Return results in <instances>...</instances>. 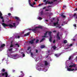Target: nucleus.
<instances>
[{
  "instance_id": "f257e3e1",
  "label": "nucleus",
  "mask_w": 77,
  "mask_h": 77,
  "mask_svg": "<svg viewBox=\"0 0 77 77\" xmlns=\"http://www.w3.org/2000/svg\"><path fill=\"white\" fill-rule=\"evenodd\" d=\"M38 29H42V26H36L35 27L34 29H29V30H32L33 31V32H34L35 31H38Z\"/></svg>"
},
{
  "instance_id": "f03ea898",
  "label": "nucleus",
  "mask_w": 77,
  "mask_h": 77,
  "mask_svg": "<svg viewBox=\"0 0 77 77\" xmlns=\"http://www.w3.org/2000/svg\"><path fill=\"white\" fill-rule=\"evenodd\" d=\"M13 25H12V24H8V26L9 27H10V28H11V29L12 27H15V23H13Z\"/></svg>"
},
{
  "instance_id": "7ed1b4c3",
  "label": "nucleus",
  "mask_w": 77,
  "mask_h": 77,
  "mask_svg": "<svg viewBox=\"0 0 77 77\" xmlns=\"http://www.w3.org/2000/svg\"><path fill=\"white\" fill-rule=\"evenodd\" d=\"M5 75V77H8V74L7 72H5L4 73H2V76H4Z\"/></svg>"
},
{
  "instance_id": "20e7f679",
  "label": "nucleus",
  "mask_w": 77,
  "mask_h": 77,
  "mask_svg": "<svg viewBox=\"0 0 77 77\" xmlns=\"http://www.w3.org/2000/svg\"><path fill=\"white\" fill-rule=\"evenodd\" d=\"M35 41V38L31 40V41H29V43L31 44H33L34 43V41Z\"/></svg>"
},
{
  "instance_id": "39448f33",
  "label": "nucleus",
  "mask_w": 77,
  "mask_h": 77,
  "mask_svg": "<svg viewBox=\"0 0 77 77\" xmlns=\"http://www.w3.org/2000/svg\"><path fill=\"white\" fill-rule=\"evenodd\" d=\"M53 2H50L47 1L45 2V5H47V4H53Z\"/></svg>"
},
{
  "instance_id": "423d86ee",
  "label": "nucleus",
  "mask_w": 77,
  "mask_h": 77,
  "mask_svg": "<svg viewBox=\"0 0 77 77\" xmlns=\"http://www.w3.org/2000/svg\"><path fill=\"white\" fill-rule=\"evenodd\" d=\"M59 33L58 32L56 38L57 39H58L59 40H60V37H59Z\"/></svg>"
},
{
  "instance_id": "0eeeda50",
  "label": "nucleus",
  "mask_w": 77,
  "mask_h": 77,
  "mask_svg": "<svg viewBox=\"0 0 77 77\" xmlns=\"http://www.w3.org/2000/svg\"><path fill=\"white\" fill-rule=\"evenodd\" d=\"M67 71H74V69H70L69 68H67Z\"/></svg>"
},
{
  "instance_id": "6e6552de",
  "label": "nucleus",
  "mask_w": 77,
  "mask_h": 77,
  "mask_svg": "<svg viewBox=\"0 0 77 77\" xmlns=\"http://www.w3.org/2000/svg\"><path fill=\"white\" fill-rule=\"evenodd\" d=\"M76 65L75 64H73V65H70L69 66V68H72V67H75Z\"/></svg>"
},
{
  "instance_id": "1a4fd4ad",
  "label": "nucleus",
  "mask_w": 77,
  "mask_h": 77,
  "mask_svg": "<svg viewBox=\"0 0 77 77\" xmlns=\"http://www.w3.org/2000/svg\"><path fill=\"white\" fill-rule=\"evenodd\" d=\"M2 25L4 26V27H8V25L7 24H6V23H3L2 24Z\"/></svg>"
},
{
  "instance_id": "9d476101",
  "label": "nucleus",
  "mask_w": 77,
  "mask_h": 77,
  "mask_svg": "<svg viewBox=\"0 0 77 77\" xmlns=\"http://www.w3.org/2000/svg\"><path fill=\"white\" fill-rule=\"evenodd\" d=\"M61 55V53L58 54H55V56H56L57 57H59Z\"/></svg>"
},
{
  "instance_id": "9b49d317",
  "label": "nucleus",
  "mask_w": 77,
  "mask_h": 77,
  "mask_svg": "<svg viewBox=\"0 0 77 77\" xmlns=\"http://www.w3.org/2000/svg\"><path fill=\"white\" fill-rule=\"evenodd\" d=\"M47 33H48V32H46V33L44 34V36H43L42 37H43V38H47V37L46 36L47 35Z\"/></svg>"
},
{
  "instance_id": "f8f14e48",
  "label": "nucleus",
  "mask_w": 77,
  "mask_h": 77,
  "mask_svg": "<svg viewBox=\"0 0 77 77\" xmlns=\"http://www.w3.org/2000/svg\"><path fill=\"white\" fill-rule=\"evenodd\" d=\"M2 15H3V14H2V12H1V11H0V18L1 19H3V17H2Z\"/></svg>"
},
{
  "instance_id": "ddd939ff",
  "label": "nucleus",
  "mask_w": 77,
  "mask_h": 77,
  "mask_svg": "<svg viewBox=\"0 0 77 77\" xmlns=\"http://www.w3.org/2000/svg\"><path fill=\"white\" fill-rule=\"evenodd\" d=\"M61 16L63 18H66V16H65L64 15V13H62L61 14Z\"/></svg>"
},
{
  "instance_id": "4468645a",
  "label": "nucleus",
  "mask_w": 77,
  "mask_h": 77,
  "mask_svg": "<svg viewBox=\"0 0 77 77\" xmlns=\"http://www.w3.org/2000/svg\"><path fill=\"white\" fill-rule=\"evenodd\" d=\"M45 66H47L48 65V62H47V61H45Z\"/></svg>"
},
{
  "instance_id": "2eb2a0df",
  "label": "nucleus",
  "mask_w": 77,
  "mask_h": 77,
  "mask_svg": "<svg viewBox=\"0 0 77 77\" xmlns=\"http://www.w3.org/2000/svg\"><path fill=\"white\" fill-rule=\"evenodd\" d=\"M49 36L50 37L49 38V41H50V42H51V41H52V37H51V36Z\"/></svg>"
},
{
  "instance_id": "dca6fc26",
  "label": "nucleus",
  "mask_w": 77,
  "mask_h": 77,
  "mask_svg": "<svg viewBox=\"0 0 77 77\" xmlns=\"http://www.w3.org/2000/svg\"><path fill=\"white\" fill-rule=\"evenodd\" d=\"M29 34H30V32H28L27 33L24 34V36H28V35H29Z\"/></svg>"
},
{
  "instance_id": "f3484780",
  "label": "nucleus",
  "mask_w": 77,
  "mask_h": 77,
  "mask_svg": "<svg viewBox=\"0 0 77 77\" xmlns=\"http://www.w3.org/2000/svg\"><path fill=\"white\" fill-rule=\"evenodd\" d=\"M41 15H45V13L43 12V11H42L41 12Z\"/></svg>"
},
{
  "instance_id": "a211bd4d",
  "label": "nucleus",
  "mask_w": 77,
  "mask_h": 77,
  "mask_svg": "<svg viewBox=\"0 0 77 77\" xmlns=\"http://www.w3.org/2000/svg\"><path fill=\"white\" fill-rule=\"evenodd\" d=\"M15 19L17 20H19V21H20V18L19 17H15Z\"/></svg>"
},
{
  "instance_id": "6ab92c4d",
  "label": "nucleus",
  "mask_w": 77,
  "mask_h": 77,
  "mask_svg": "<svg viewBox=\"0 0 77 77\" xmlns=\"http://www.w3.org/2000/svg\"><path fill=\"white\" fill-rule=\"evenodd\" d=\"M52 48H54V50H56V48H57L55 46H53L52 47Z\"/></svg>"
},
{
  "instance_id": "aec40b11",
  "label": "nucleus",
  "mask_w": 77,
  "mask_h": 77,
  "mask_svg": "<svg viewBox=\"0 0 77 77\" xmlns=\"http://www.w3.org/2000/svg\"><path fill=\"white\" fill-rule=\"evenodd\" d=\"M49 36H51V33L52 32L51 31H50L49 32Z\"/></svg>"
},
{
  "instance_id": "412c9836",
  "label": "nucleus",
  "mask_w": 77,
  "mask_h": 77,
  "mask_svg": "<svg viewBox=\"0 0 77 77\" xmlns=\"http://www.w3.org/2000/svg\"><path fill=\"white\" fill-rule=\"evenodd\" d=\"M68 42L67 41V40H65L63 41V44H66Z\"/></svg>"
},
{
  "instance_id": "4be33fe9",
  "label": "nucleus",
  "mask_w": 77,
  "mask_h": 77,
  "mask_svg": "<svg viewBox=\"0 0 77 77\" xmlns=\"http://www.w3.org/2000/svg\"><path fill=\"white\" fill-rule=\"evenodd\" d=\"M5 44H3L1 45V47L2 48H3V47H5Z\"/></svg>"
},
{
  "instance_id": "5701e85b",
  "label": "nucleus",
  "mask_w": 77,
  "mask_h": 77,
  "mask_svg": "<svg viewBox=\"0 0 77 77\" xmlns=\"http://www.w3.org/2000/svg\"><path fill=\"white\" fill-rule=\"evenodd\" d=\"M40 48H45V46L44 45H41Z\"/></svg>"
},
{
  "instance_id": "b1692460",
  "label": "nucleus",
  "mask_w": 77,
  "mask_h": 77,
  "mask_svg": "<svg viewBox=\"0 0 77 77\" xmlns=\"http://www.w3.org/2000/svg\"><path fill=\"white\" fill-rule=\"evenodd\" d=\"M24 74L23 73L20 75L19 76V77H23V76H24Z\"/></svg>"
},
{
  "instance_id": "393cba45",
  "label": "nucleus",
  "mask_w": 77,
  "mask_h": 77,
  "mask_svg": "<svg viewBox=\"0 0 77 77\" xmlns=\"http://www.w3.org/2000/svg\"><path fill=\"white\" fill-rule=\"evenodd\" d=\"M63 24H64V25H65V24H67V22H66V21H63Z\"/></svg>"
},
{
  "instance_id": "a878e982",
  "label": "nucleus",
  "mask_w": 77,
  "mask_h": 77,
  "mask_svg": "<svg viewBox=\"0 0 77 77\" xmlns=\"http://www.w3.org/2000/svg\"><path fill=\"white\" fill-rule=\"evenodd\" d=\"M58 24V22H57V23H54V26H56V25H57Z\"/></svg>"
},
{
  "instance_id": "bb28decb",
  "label": "nucleus",
  "mask_w": 77,
  "mask_h": 77,
  "mask_svg": "<svg viewBox=\"0 0 77 77\" xmlns=\"http://www.w3.org/2000/svg\"><path fill=\"white\" fill-rule=\"evenodd\" d=\"M44 39H45V38H42L40 41V42H41L43 41H44Z\"/></svg>"
},
{
  "instance_id": "cd10ccee",
  "label": "nucleus",
  "mask_w": 77,
  "mask_h": 77,
  "mask_svg": "<svg viewBox=\"0 0 77 77\" xmlns=\"http://www.w3.org/2000/svg\"><path fill=\"white\" fill-rule=\"evenodd\" d=\"M14 47V45L12 44H11L10 46V48H12V47Z\"/></svg>"
},
{
  "instance_id": "c85d7f7f",
  "label": "nucleus",
  "mask_w": 77,
  "mask_h": 77,
  "mask_svg": "<svg viewBox=\"0 0 77 77\" xmlns=\"http://www.w3.org/2000/svg\"><path fill=\"white\" fill-rule=\"evenodd\" d=\"M2 72H5V69H3L1 70Z\"/></svg>"
},
{
  "instance_id": "c756f323",
  "label": "nucleus",
  "mask_w": 77,
  "mask_h": 77,
  "mask_svg": "<svg viewBox=\"0 0 77 77\" xmlns=\"http://www.w3.org/2000/svg\"><path fill=\"white\" fill-rule=\"evenodd\" d=\"M21 54H23V57H25V54H23V52H21Z\"/></svg>"
},
{
  "instance_id": "7c9ffc66",
  "label": "nucleus",
  "mask_w": 77,
  "mask_h": 77,
  "mask_svg": "<svg viewBox=\"0 0 77 77\" xmlns=\"http://www.w3.org/2000/svg\"><path fill=\"white\" fill-rule=\"evenodd\" d=\"M38 20H42V18L41 17H39L38 18Z\"/></svg>"
},
{
  "instance_id": "2f4dec72",
  "label": "nucleus",
  "mask_w": 77,
  "mask_h": 77,
  "mask_svg": "<svg viewBox=\"0 0 77 77\" xmlns=\"http://www.w3.org/2000/svg\"><path fill=\"white\" fill-rule=\"evenodd\" d=\"M12 50H13V49L12 48H11V49H9V51H12Z\"/></svg>"
},
{
  "instance_id": "473e14b6",
  "label": "nucleus",
  "mask_w": 77,
  "mask_h": 77,
  "mask_svg": "<svg viewBox=\"0 0 77 77\" xmlns=\"http://www.w3.org/2000/svg\"><path fill=\"white\" fill-rule=\"evenodd\" d=\"M15 45H17L18 47H20V45H18V44H15Z\"/></svg>"
},
{
  "instance_id": "72a5a7b5",
  "label": "nucleus",
  "mask_w": 77,
  "mask_h": 77,
  "mask_svg": "<svg viewBox=\"0 0 77 77\" xmlns=\"http://www.w3.org/2000/svg\"><path fill=\"white\" fill-rule=\"evenodd\" d=\"M28 2H29V4H30L31 3V0H28Z\"/></svg>"
},
{
  "instance_id": "f704fd0d",
  "label": "nucleus",
  "mask_w": 77,
  "mask_h": 77,
  "mask_svg": "<svg viewBox=\"0 0 77 77\" xmlns=\"http://www.w3.org/2000/svg\"><path fill=\"white\" fill-rule=\"evenodd\" d=\"M39 42V39H38L36 40V42L38 43Z\"/></svg>"
},
{
  "instance_id": "c9c22d12",
  "label": "nucleus",
  "mask_w": 77,
  "mask_h": 77,
  "mask_svg": "<svg viewBox=\"0 0 77 77\" xmlns=\"http://www.w3.org/2000/svg\"><path fill=\"white\" fill-rule=\"evenodd\" d=\"M17 54H16L15 55H14V57H17Z\"/></svg>"
},
{
  "instance_id": "e433bc0d",
  "label": "nucleus",
  "mask_w": 77,
  "mask_h": 77,
  "mask_svg": "<svg viewBox=\"0 0 77 77\" xmlns=\"http://www.w3.org/2000/svg\"><path fill=\"white\" fill-rule=\"evenodd\" d=\"M30 47H29L28 48L27 50H30Z\"/></svg>"
},
{
  "instance_id": "4c0bfd02",
  "label": "nucleus",
  "mask_w": 77,
  "mask_h": 77,
  "mask_svg": "<svg viewBox=\"0 0 77 77\" xmlns=\"http://www.w3.org/2000/svg\"><path fill=\"white\" fill-rule=\"evenodd\" d=\"M55 42H56V40H55V39H54V40L53 41V43H55Z\"/></svg>"
},
{
  "instance_id": "58836bf2",
  "label": "nucleus",
  "mask_w": 77,
  "mask_h": 77,
  "mask_svg": "<svg viewBox=\"0 0 77 77\" xmlns=\"http://www.w3.org/2000/svg\"><path fill=\"white\" fill-rule=\"evenodd\" d=\"M76 16V13H75L74 14L73 17H75Z\"/></svg>"
},
{
  "instance_id": "ea45409f",
  "label": "nucleus",
  "mask_w": 77,
  "mask_h": 77,
  "mask_svg": "<svg viewBox=\"0 0 77 77\" xmlns=\"http://www.w3.org/2000/svg\"><path fill=\"white\" fill-rule=\"evenodd\" d=\"M66 7V6L65 5H63V8H65Z\"/></svg>"
},
{
  "instance_id": "a19ab883",
  "label": "nucleus",
  "mask_w": 77,
  "mask_h": 77,
  "mask_svg": "<svg viewBox=\"0 0 77 77\" xmlns=\"http://www.w3.org/2000/svg\"><path fill=\"white\" fill-rule=\"evenodd\" d=\"M8 15L9 16H10L11 15V14L10 13H9L8 14Z\"/></svg>"
},
{
  "instance_id": "79ce46f5",
  "label": "nucleus",
  "mask_w": 77,
  "mask_h": 77,
  "mask_svg": "<svg viewBox=\"0 0 77 77\" xmlns=\"http://www.w3.org/2000/svg\"><path fill=\"white\" fill-rule=\"evenodd\" d=\"M29 5L31 6H32V7H33V4H30Z\"/></svg>"
},
{
  "instance_id": "37998d69",
  "label": "nucleus",
  "mask_w": 77,
  "mask_h": 77,
  "mask_svg": "<svg viewBox=\"0 0 77 77\" xmlns=\"http://www.w3.org/2000/svg\"><path fill=\"white\" fill-rule=\"evenodd\" d=\"M71 57H69V60H71Z\"/></svg>"
},
{
  "instance_id": "c03bdc74",
  "label": "nucleus",
  "mask_w": 77,
  "mask_h": 77,
  "mask_svg": "<svg viewBox=\"0 0 77 77\" xmlns=\"http://www.w3.org/2000/svg\"><path fill=\"white\" fill-rule=\"evenodd\" d=\"M30 53L31 56H33V53H32V52H31Z\"/></svg>"
},
{
  "instance_id": "a18cd8bd",
  "label": "nucleus",
  "mask_w": 77,
  "mask_h": 77,
  "mask_svg": "<svg viewBox=\"0 0 77 77\" xmlns=\"http://www.w3.org/2000/svg\"><path fill=\"white\" fill-rule=\"evenodd\" d=\"M50 15H53V13L51 12L50 13Z\"/></svg>"
},
{
  "instance_id": "49530a36",
  "label": "nucleus",
  "mask_w": 77,
  "mask_h": 77,
  "mask_svg": "<svg viewBox=\"0 0 77 77\" xmlns=\"http://www.w3.org/2000/svg\"><path fill=\"white\" fill-rule=\"evenodd\" d=\"M53 33H55V32H56V30H54L53 31Z\"/></svg>"
},
{
  "instance_id": "de8ad7c7",
  "label": "nucleus",
  "mask_w": 77,
  "mask_h": 77,
  "mask_svg": "<svg viewBox=\"0 0 77 77\" xmlns=\"http://www.w3.org/2000/svg\"><path fill=\"white\" fill-rule=\"evenodd\" d=\"M73 26L74 27H76V24H75L73 25Z\"/></svg>"
},
{
  "instance_id": "09e8293b",
  "label": "nucleus",
  "mask_w": 77,
  "mask_h": 77,
  "mask_svg": "<svg viewBox=\"0 0 77 77\" xmlns=\"http://www.w3.org/2000/svg\"><path fill=\"white\" fill-rule=\"evenodd\" d=\"M15 38L16 39H17L18 38V36H16L15 37Z\"/></svg>"
},
{
  "instance_id": "8fccbe9b",
  "label": "nucleus",
  "mask_w": 77,
  "mask_h": 77,
  "mask_svg": "<svg viewBox=\"0 0 77 77\" xmlns=\"http://www.w3.org/2000/svg\"><path fill=\"white\" fill-rule=\"evenodd\" d=\"M45 11H49V10L48 9H45Z\"/></svg>"
},
{
  "instance_id": "3c124183",
  "label": "nucleus",
  "mask_w": 77,
  "mask_h": 77,
  "mask_svg": "<svg viewBox=\"0 0 77 77\" xmlns=\"http://www.w3.org/2000/svg\"><path fill=\"white\" fill-rule=\"evenodd\" d=\"M32 53V50H29V53Z\"/></svg>"
},
{
  "instance_id": "603ef678",
  "label": "nucleus",
  "mask_w": 77,
  "mask_h": 77,
  "mask_svg": "<svg viewBox=\"0 0 77 77\" xmlns=\"http://www.w3.org/2000/svg\"><path fill=\"white\" fill-rule=\"evenodd\" d=\"M72 46V44H70L69 46V47H71V46Z\"/></svg>"
},
{
  "instance_id": "864d4df0",
  "label": "nucleus",
  "mask_w": 77,
  "mask_h": 77,
  "mask_svg": "<svg viewBox=\"0 0 77 77\" xmlns=\"http://www.w3.org/2000/svg\"><path fill=\"white\" fill-rule=\"evenodd\" d=\"M20 38V36L19 35H18L17 36V38H18V39H19V38Z\"/></svg>"
},
{
  "instance_id": "5fc2aeb1",
  "label": "nucleus",
  "mask_w": 77,
  "mask_h": 77,
  "mask_svg": "<svg viewBox=\"0 0 77 77\" xmlns=\"http://www.w3.org/2000/svg\"><path fill=\"white\" fill-rule=\"evenodd\" d=\"M46 8V7H45L44 8H43V9H45Z\"/></svg>"
},
{
  "instance_id": "6e6d98bb",
  "label": "nucleus",
  "mask_w": 77,
  "mask_h": 77,
  "mask_svg": "<svg viewBox=\"0 0 77 77\" xmlns=\"http://www.w3.org/2000/svg\"><path fill=\"white\" fill-rule=\"evenodd\" d=\"M2 22L3 23H4V22H5V20H4L3 19L2 20Z\"/></svg>"
},
{
  "instance_id": "4d7b16f0",
  "label": "nucleus",
  "mask_w": 77,
  "mask_h": 77,
  "mask_svg": "<svg viewBox=\"0 0 77 77\" xmlns=\"http://www.w3.org/2000/svg\"><path fill=\"white\" fill-rule=\"evenodd\" d=\"M35 52L36 53H38V50H36L35 51Z\"/></svg>"
},
{
  "instance_id": "13d9d810",
  "label": "nucleus",
  "mask_w": 77,
  "mask_h": 77,
  "mask_svg": "<svg viewBox=\"0 0 77 77\" xmlns=\"http://www.w3.org/2000/svg\"><path fill=\"white\" fill-rule=\"evenodd\" d=\"M10 9H11V10H12V9H13V8L11 7L10 8Z\"/></svg>"
},
{
  "instance_id": "bf43d9fd",
  "label": "nucleus",
  "mask_w": 77,
  "mask_h": 77,
  "mask_svg": "<svg viewBox=\"0 0 77 77\" xmlns=\"http://www.w3.org/2000/svg\"><path fill=\"white\" fill-rule=\"evenodd\" d=\"M41 5H42V4H39L38 5V6H41Z\"/></svg>"
},
{
  "instance_id": "052dcab7",
  "label": "nucleus",
  "mask_w": 77,
  "mask_h": 77,
  "mask_svg": "<svg viewBox=\"0 0 77 77\" xmlns=\"http://www.w3.org/2000/svg\"><path fill=\"white\" fill-rule=\"evenodd\" d=\"M35 2H33V5H35Z\"/></svg>"
},
{
  "instance_id": "680f3d73",
  "label": "nucleus",
  "mask_w": 77,
  "mask_h": 77,
  "mask_svg": "<svg viewBox=\"0 0 77 77\" xmlns=\"http://www.w3.org/2000/svg\"><path fill=\"white\" fill-rule=\"evenodd\" d=\"M48 8H49L50 7H51V6H48Z\"/></svg>"
},
{
  "instance_id": "e2e57ef3",
  "label": "nucleus",
  "mask_w": 77,
  "mask_h": 77,
  "mask_svg": "<svg viewBox=\"0 0 77 77\" xmlns=\"http://www.w3.org/2000/svg\"><path fill=\"white\" fill-rule=\"evenodd\" d=\"M77 69H74V71H77Z\"/></svg>"
},
{
  "instance_id": "0e129e2a",
  "label": "nucleus",
  "mask_w": 77,
  "mask_h": 77,
  "mask_svg": "<svg viewBox=\"0 0 77 77\" xmlns=\"http://www.w3.org/2000/svg\"><path fill=\"white\" fill-rule=\"evenodd\" d=\"M77 69H74V71H77Z\"/></svg>"
},
{
  "instance_id": "69168bd1",
  "label": "nucleus",
  "mask_w": 77,
  "mask_h": 77,
  "mask_svg": "<svg viewBox=\"0 0 77 77\" xmlns=\"http://www.w3.org/2000/svg\"><path fill=\"white\" fill-rule=\"evenodd\" d=\"M62 28V26H60V27H59V29H60V28Z\"/></svg>"
},
{
  "instance_id": "338daca9",
  "label": "nucleus",
  "mask_w": 77,
  "mask_h": 77,
  "mask_svg": "<svg viewBox=\"0 0 77 77\" xmlns=\"http://www.w3.org/2000/svg\"><path fill=\"white\" fill-rule=\"evenodd\" d=\"M46 1H47V0H44V2H46Z\"/></svg>"
},
{
  "instance_id": "774afa93",
  "label": "nucleus",
  "mask_w": 77,
  "mask_h": 77,
  "mask_svg": "<svg viewBox=\"0 0 77 77\" xmlns=\"http://www.w3.org/2000/svg\"><path fill=\"white\" fill-rule=\"evenodd\" d=\"M75 10L77 11V8H75Z\"/></svg>"
}]
</instances>
